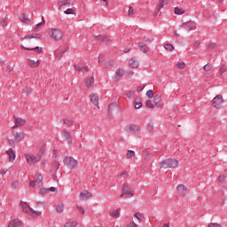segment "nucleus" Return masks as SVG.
<instances>
[{
	"label": "nucleus",
	"mask_w": 227,
	"mask_h": 227,
	"mask_svg": "<svg viewBox=\"0 0 227 227\" xmlns=\"http://www.w3.org/2000/svg\"><path fill=\"white\" fill-rule=\"evenodd\" d=\"M160 169H175L176 168H178V160H176V159H166L164 160H162L161 162H160Z\"/></svg>",
	"instance_id": "f257e3e1"
},
{
	"label": "nucleus",
	"mask_w": 227,
	"mask_h": 227,
	"mask_svg": "<svg viewBox=\"0 0 227 227\" xmlns=\"http://www.w3.org/2000/svg\"><path fill=\"white\" fill-rule=\"evenodd\" d=\"M20 205L23 212H25L26 214H28V215H31V217H33L34 219H36V217H40V215H42L41 211L34 210L27 205V203H26L24 201H21Z\"/></svg>",
	"instance_id": "f03ea898"
},
{
	"label": "nucleus",
	"mask_w": 227,
	"mask_h": 227,
	"mask_svg": "<svg viewBox=\"0 0 227 227\" xmlns=\"http://www.w3.org/2000/svg\"><path fill=\"white\" fill-rule=\"evenodd\" d=\"M121 192V198H132L134 196V191H132V188L127 183L122 184Z\"/></svg>",
	"instance_id": "7ed1b4c3"
},
{
	"label": "nucleus",
	"mask_w": 227,
	"mask_h": 227,
	"mask_svg": "<svg viewBox=\"0 0 227 227\" xmlns=\"http://www.w3.org/2000/svg\"><path fill=\"white\" fill-rule=\"evenodd\" d=\"M48 33L56 42H59L63 39V32L59 28H50Z\"/></svg>",
	"instance_id": "20e7f679"
},
{
	"label": "nucleus",
	"mask_w": 227,
	"mask_h": 227,
	"mask_svg": "<svg viewBox=\"0 0 227 227\" xmlns=\"http://www.w3.org/2000/svg\"><path fill=\"white\" fill-rule=\"evenodd\" d=\"M64 166H67L68 169H75L77 168V160L74 159L72 156L66 157L63 160Z\"/></svg>",
	"instance_id": "39448f33"
},
{
	"label": "nucleus",
	"mask_w": 227,
	"mask_h": 227,
	"mask_svg": "<svg viewBox=\"0 0 227 227\" xmlns=\"http://www.w3.org/2000/svg\"><path fill=\"white\" fill-rule=\"evenodd\" d=\"M40 40L41 35L40 34H31L28 35H26L24 38H21V40H27L26 43L27 45H35L36 43L35 42V40Z\"/></svg>",
	"instance_id": "423d86ee"
},
{
	"label": "nucleus",
	"mask_w": 227,
	"mask_h": 227,
	"mask_svg": "<svg viewBox=\"0 0 227 227\" xmlns=\"http://www.w3.org/2000/svg\"><path fill=\"white\" fill-rule=\"evenodd\" d=\"M120 113V106L116 103H111L108 106V116L110 119H113V114H118Z\"/></svg>",
	"instance_id": "0eeeda50"
},
{
	"label": "nucleus",
	"mask_w": 227,
	"mask_h": 227,
	"mask_svg": "<svg viewBox=\"0 0 227 227\" xmlns=\"http://www.w3.org/2000/svg\"><path fill=\"white\" fill-rule=\"evenodd\" d=\"M223 102H224V100L223 99V95H217L212 100V106H213V107H215L216 109H220Z\"/></svg>",
	"instance_id": "6e6552de"
},
{
	"label": "nucleus",
	"mask_w": 227,
	"mask_h": 227,
	"mask_svg": "<svg viewBox=\"0 0 227 227\" xmlns=\"http://www.w3.org/2000/svg\"><path fill=\"white\" fill-rule=\"evenodd\" d=\"M181 27H183L186 31H192V30L196 29V22H194L192 20L184 22L181 25Z\"/></svg>",
	"instance_id": "1a4fd4ad"
},
{
	"label": "nucleus",
	"mask_w": 227,
	"mask_h": 227,
	"mask_svg": "<svg viewBox=\"0 0 227 227\" xmlns=\"http://www.w3.org/2000/svg\"><path fill=\"white\" fill-rule=\"evenodd\" d=\"M75 3V0H62L59 3V8L61 10L62 8H65L64 6H67L68 8L74 6V4Z\"/></svg>",
	"instance_id": "9d476101"
},
{
	"label": "nucleus",
	"mask_w": 227,
	"mask_h": 227,
	"mask_svg": "<svg viewBox=\"0 0 227 227\" xmlns=\"http://www.w3.org/2000/svg\"><path fill=\"white\" fill-rule=\"evenodd\" d=\"M13 120L15 121V125L12 127V129H17L19 127H24L26 125V120L22 118H18L17 116L13 115Z\"/></svg>",
	"instance_id": "9b49d317"
},
{
	"label": "nucleus",
	"mask_w": 227,
	"mask_h": 227,
	"mask_svg": "<svg viewBox=\"0 0 227 227\" xmlns=\"http://www.w3.org/2000/svg\"><path fill=\"white\" fill-rule=\"evenodd\" d=\"M93 38L98 42H102L103 43H109V42H111V38L106 35H93Z\"/></svg>",
	"instance_id": "f8f14e48"
},
{
	"label": "nucleus",
	"mask_w": 227,
	"mask_h": 227,
	"mask_svg": "<svg viewBox=\"0 0 227 227\" xmlns=\"http://www.w3.org/2000/svg\"><path fill=\"white\" fill-rule=\"evenodd\" d=\"M25 157L27 159V164H35L42 159V157L38 158V157H35V155H29V154H26Z\"/></svg>",
	"instance_id": "ddd939ff"
},
{
	"label": "nucleus",
	"mask_w": 227,
	"mask_h": 227,
	"mask_svg": "<svg viewBox=\"0 0 227 227\" xmlns=\"http://www.w3.org/2000/svg\"><path fill=\"white\" fill-rule=\"evenodd\" d=\"M93 196V193L88 192L87 190H83L80 192V198L82 201H87V200H90Z\"/></svg>",
	"instance_id": "4468645a"
},
{
	"label": "nucleus",
	"mask_w": 227,
	"mask_h": 227,
	"mask_svg": "<svg viewBox=\"0 0 227 227\" xmlns=\"http://www.w3.org/2000/svg\"><path fill=\"white\" fill-rule=\"evenodd\" d=\"M153 104L156 107H162V106H164V103L162 102V98H160V95L156 94L153 97Z\"/></svg>",
	"instance_id": "2eb2a0df"
},
{
	"label": "nucleus",
	"mask_w": 227,
	"mask_h": 227,
	"mask_svg": "<svg viewBox=\"0 0 227 227\" xmlns=\"http://www.w3.org/2000/svg\"><path fill=\"white\" fill-rule=\"evenodd\" d=\"M129 130L131 134H139V132H141V128L137 124H129Z\"/></svg>",
	"instance_id": "dca6fc26"
},
{
	"label": "nucleus",
	"mask_w": 227,
	"mask_h": 227,
	"mask_svg": "<svg viewBox=\"0 0 227 227\" xmlns=\"http://www.w3.org/2000/svg\"><path fill=\"white\" fill-rule=\"evenodd\" d=\"M93 84H95V78L93 76L85 79V86H87L88 90H93Z\"/></svg>",
	"instance_id": "f3484780"
},
{
	"label": "nucleus",
	"mask_w": 227,
	"mask_h": 227,
	"mask_svg": "<svg viewBox=\"0 0 227 227\" xmlns=\"http://www.w3.org/2000/svg\"><path fill=\"white\" fill-rule=\"evenodd\" d=\"M90 102L95 106V107L99 108L98 106V94L92 93L90 95Z\"/></svg>",
	"instance_id": "a211bd4d"
},
{
	"label": "nucleus",
	"mask_w": 227,
	"mask_h": 227,
	"mask_svg": "<svg viewBox=\"0 0 227 227\" xmlns=\"http://www.w3.org/2000/svg\"><path fill=\"white\" fill-rule=\"evenodd\" d=\"M62 136L65 137L66 141H68V145H72V133L67 129L62 131Z\"/></svg>",
	"instance_id": "6ab92c4d"
},
{
	"label": "nucleus",
	"mask_w": 227,
	"mask_h": 227,
	"mask_svg": "<svg viewBox=\"0 0 227 227\" xmlns=\"http://www.w3.org/2000/svg\"><path fill=\"white\" fill-rule=\"evenodd\" d=\"M21 49H25V51H35L37 54H42L43 50L38 46L36 47H25L24 45L20 46Z\"/></svg>",
	"instance_id": "aec40b11"
},
{
	"label": "nucleus",
	"mask_w": 227,
	"mask_h": 227,
	"mask_svg": "<svg viewBox=\"0 0 227 227\" xmlns=\"http://www.w3.org/2000/svg\"><path fill=\"white\" fill-rule=\"evenodd\" d=\"M50 192H56V188L55 187L41 188L39 190V194H49Z\"/></svg>",
	"instance_id": "412c9836"
},
{
	"label": "nucleus",
	"mask_w": 227,
	"mask_h": 227,
	"mask_svg": "<svg viewBox=\"0 0 227 227\" xmlns=\"http://www.w3.org/2000/svg\"><path fill=\"white\" fill-rule=\"evenodd\" d=\"M14 141L16 143H20L22 139H24V133L23 132H13Z\"/></svg>",
	"instance_id": "4be33fe9"
},
{
	"label": "nucleus",
	"mask_w": 227,
	"mask_h": 227,
	"mask_svg": "<svg viewBox=\"0 0 227 227\" xmlns=\"http://www.w3.org/2000/svg\"><path fill=\"white\" fill-rule=\"evenodd\" d=\"M138 47H139L141 52H144V54H146L150 51V47H148V45H146V43H145L143 42H140L138 43Z\"/></svg>",
	"instance_id": "5701e85b"
},
{
	"label": "nucleus",
	"mask_w": 227,
	"mask_h": 227,
	"mask_svg": "<svg viewBox=\"0 0 227 227\" xmlns=\"http://www.w3.org/2000/svg\"><path fill=\"white\" fill-rule=\"evenodd\" d=\"M7 155L9 156L10 162H13L16 159L15 151H13L12 148H10L8 151H6Z\"/></svg>",
	"instance_id": "b1692460"
},
{
	"label": "nucleus",
	"mask_w": 227,
	"mask_h": 227,
	"mask_svg": "<svg viewBox=\"0 0 227 227\" xmlns=\"http://www.w3.org/2000/svg\"><path fill=\"white\" fill-rule=\"evenodd\" d=\"M35 182L36 184H38L39 187H43V176H42L40 173H36L35 174Z\"/></svg>",
	"instance_id": "393cba45"
},
{
	"label": "nucleus",
	"mask_w": 227,
	"mask_h": 227,
	"mask_svg": "<svg viewBox=\"0 0 227 227\" xmlns=\"http://www.w3.org/2000/svg\"><path fill=\"white\" fill-rule=\"evenodd\" d=\"M176 190L181 196H185V194L187 192V189L185 188V185H184V184L177 185Z\"/></svg>",
	"instance_id": "a878e982"
},
{
	"label": "nucleus",
	"mask_w": 227,
	"mask_h": 227,
	"mask_svg": "<svg viewBox=\"0 0 227 227\" xmlns=\"http://www.w3.org/2000/svg\"><path fill=\"white\" fill-rule=\"evenodd\" d=\"M27 65L31 68H37V67H40V60L27 59Z\"/></svg>",
	"instance_id": "bb28decb"
},
{
	"label": "nucleus",
	"mask_w": 227,
	"mask_h": 227,
	"mask_svg": "<svg viewBox=\"0 0 227 227\" xmlns=\"http://www.w3.org/2000/svg\"><path fill=\"white\" fill-rule=\"evenodd\" d=\"M22 224V222L20 219H14L9 223L8 227H19Z\"/></svg>",
	"instance_id": "cd10ccee"
},
{
	"label": "nucleus",
	"mask_w": 227,
	"mask_h": 227,
	"mask_svg": "<svg viewBox=\"0 0 227 227\" xmlns=\"http://www.w3.org/2000/svg\"><path fill=\"white\" fill-rule=\"evenodd\" d=\"M129 65L130 68H137V67H139V62H137L136 59H130L129 61Z\"/></svg>",
	"instance_id": "c85d7f7f"
},
{
	"label": "nucleus",
	"mask_w": 227,
	"mask_h": 227,
	"mask_svg": "<svg viewBox=\"0 0 227 227\" xmlns=\"http://www.w3.org/2000/svg\"><path fill=\"white\" fill-rule=\"evenodd\" d=\"M135 109H141L143 107V102H141V98H136L134 100Z\"/></svg>",
	"instance_id": "c756f323"
},
{
	"label": "nucleus",
	"mask_w": 227,
	"mask_h": 227,
	"mask_svg": "<svg viewBox=\"0 0 227 227\" xmlns=\"http://www.w3.org/2000/svg\"><path fill=\"white\" fill-rule=\"evenodd\" d=\"M65 52H68V48H66L63 51H59V52L55 53V57L59 59H61Z\"/></svg>",
	"instance_id": "7c9ffc66"
},
{
	"label": "nucleus",
	"mask_w": 227,
	"mask_h": 227,
	"mask_svg": "<svg viewBox=\"0 0 227 227\" xmlns=\"http://www.w3.org/2000/svg\"><path fill=\"white\" fill-rule=\"evenodd\" d=\"M65 209V205L63 203H59L56 207V210L58 214H63V210Z\"/></svg>",
	"instance_id": "2f4dec72"
},
{
	"label": "nucleus",
	"mask_w": 227,
	"mask_h": 227,
	"mask_svg": "<svg viewBox=\"0 0 227 227\" xmlns=\"http://www.w3.org/2000/svg\"><path fill=\"white\" fill-rule=\"evenodd\" d=\"M120 210L121 208L119 207L118 209L110 212L111 217H115L116 219H118V217H120Z\"/></svg>",
	"instance_id": "473e14b6"
},
{
	"label": "nucleus",
	"mask_w": 227,
	"mask_h": 227,
	"mask_svg": "<svg viewBox=\"0 0 227 227\" xmlns=\"http://www.w3.org/2000/svg\"><path fill=\"white\" fill-rule=\"evenodd\" d=\"M166 3H168V0H160L157 4L158 11L162 10V8H164V4H166Z\"/></svg>",
	"instance_id": "72a5a7b5"
},
{
	"label": "nucleus",
	"mask_w": 227,
	"mask_h": 227,
	"mask_svg": "<svg viewBox=\"0 0 227 227\" xmlns=\"http://www.w3.org/2000/svg\"><path fill=\"white\" fill-rule=\"evenodd\" d=\"M144 159L146 162H150V160H152V157H150V152L148 151H144Z\"/></svg>",
	"instance_id": "f704fd0d"
},
{
	"label": "nucleus",
	"mask_w": 227,
	"mask_h": 227,
	"mask_svg": "<svg viewBox=\"0 0 227 227\" xmlns=\"http://www.w3.org/2000/svg\"><path fill=\"white\" fill-rule=\"evenodd\" d=\"M20 20L24 24H27V22H29V19H27V16H26L24 13L20 15Z\"/></svg>",
	"instance_id": "c9c22d12"
},
{
	"label": "nucleus",
	"mask_w": 227,
	"mask_h": 227,
	"mask_svg": "<svg viewBox=\"0 0 227 227\" xmlns=\"http://www.w3.org/2000/svg\"><path fill=\"white\" fill-rule=\"evenodd\" d=\"M63 121L67 127H72V125H74V121L71 118L63 119Z\"/></svg>",
	"instance_id": "e433bc0d"
},
{
	"label": "nucleus",
	"mask_w": 227,
	"mask_h": 227,
	"mask_svg": "<svg viewBox=\"0 0 227 227\" xmlns=\"http://www.w3.org/2000/svg\"><path fill=\"white\" fill-rule=\"evenodd\" d=\"M164 49H166V51H168L169 52H173V51H175V46H173V44L171 43H167L164 45Z\"/></svg>",
	"instance_id": "4c0bfd02"
},
{
	"label": "nucleus",
	"mask_w": 227,
	"mask_h": 227,
	"mask_svg": "<svg viewBox=\"0 0 227 227\" xmlns=\"http://www.w3.org/2000/svg\"><path fill=\"white\" fill-rule=\"evenodd\" d=\"M104 67H105V68H111V67H114V61H113V60L106 61V62H105Z\"/></svg>",
	"instance_id": "58836bf2"
},
{
	"label": "nucleus",
	"mask_w": 227,
	"mask_h": 227,
	"mask_svg": "<svg viewBox=\"0 0 227 227\" xmlns=\"http://www.w3.org/2000/svg\"><path fill=\"white\" fill-rule=\"evenodd\" d=\"M116 74L118 75V77H123L125 75V71L123 70V68L119 67L116 70Z\"/></svg>",
	"instance_id": "ea45409f"
},
{
	"label": "nucleus",
	"mask_w": 227,
	"mask_h": 227,
	"mask_svg": "<svg viewBox=\"0 0 227 227\" xmlns=\"http://www.w3.org/2000/svg\"><path fill=\"white\" fill-rule=\"evenodd\" d=\"M132 157H136V153L132 150H128V153L126 154L127 159H132Z\"/></svg>",
	"instance_id": "a19ab883"
},
{
	"label": "nucleus",
	"mask_w": 227,
	"mask_h": 227,
	"mask_svg": "<svg viewBox=\"0 0 227 227\" xmlns=\"http://www.w3.org/2000/svg\"><path fill=\"white\" fill-rule=\"evenodd\" d=\"M175 13L176 15H184L185 13V11L184 9H180L178 7L175 8Z\"/></svg>",
	"instance_id": "79ce46f5"
},
{
	"label": "nucleus",
	"mask_w": 227,
	"mask_h": 227,
	"mask_svg": "<svg viewBox=\"0 0 227 227\" xmlns=\"http://www.w3.org/2000/svg\"><path fill=\"white\" fill-rule=\"evenodd\" d=\"M42 26H45V19L42 18V22L34 26V29H38V27H42Z\"/></svg>",
	"instance_id": "37998d69"
},
{
	"label": "nucleus",
	"mask_w": 227,
	"mask_h": 227,
	"mask_svg": "<svg viewBox=\"0 0 227 227\" xmlns=\"http://www.w3.org/2000/svg\"><path fill=\"white\" fill-rule=\"evenodd\" d=\"M226 72H227V68H226V67H224V65H223L218 71L220 75L226 74Z\"/></svg>",
	"instance_id": "c03bdc74"
},
{
	"label": "nucleus",
	"mask_w": 227,
	"mask_h": 227,
	"mask_svg": "<svg viewBox=\"0 0 227 227\" xmlns=\"http://www.w3.org/2000/svg\"><path fill=\"white\" fill-rule=\"evenodd\" d=\"M77 222H67L65 223V227H76Z\"/></svg>",
	"instance_id": "a18cd8bd"
},
{
	"label": "nucleus",
	"mask_w": 227,
	"mask_h": 227,
	"mask_svg": "<svg viewBox=\"0 0 227 227\" xmlns=\"http://www.w3.org/2000/svg\"><path fill=\"white\" fill-rule=\"evenodd\" d=\"M33 90L29 87H26L23 89V93H25V95H31Z\"/></svg>",
	"instance_id": "49530a36"
},
{
	"label": "nucleus",
	"mask_w": 227,
	"mask_h": 227,
	"mask_svg": "<svg viewBox=\"0 0 227 227\" xmlns=\"http://www.w3.org/2000/svg\"><path fill=\"white\" fill-rule=\"evenodd\" d=\"M145 106L146 107H149V109H153L155 107L153 103H152V100H147Z\"/></svg>",
	"instance_id": "de8ad7c7"
},
{
	"label": "nucleus",
	"mask_w": 227,
	"mask_h": 227,
	"mask_svg": "<svg viewBox=\"0 0 227 227\" xmlns=\"http://www.w3.org/2000/svg\"><path fill=\"white\" fill-rule=\"evenodd\" d=\"M104 61H106V56L100 54V55L98 56V63H99L100 65H102V63H104Z\"/></svg>",
	"instance_id": "09e8293b"
},
{
	"label": "nucleus",
	"mask_w": 227,
	"mask_h": 227,
	"mask_svg": "<svg viewBox=\"0 0 227 227\" xmlns=\"http://www.w3.org/2000/svg\"><path fill=\"white\" fill-rule=\"evenodd\" d=\"M204 70H205L206 72H210V70H212V64H209V63L206 64V65L204 66Z\"/></svg>",
	"instance_id": "8fccbe9b"
},
{
	"label": "nucleus",
	"mask_w": 227,
	"mask_h": 227,
	"mask_svg": "<svg viewBox=\"0 0 227 227\" xmlns=\"http://www.w3.org/2000/svg\"><path fill=\"white\" fill-rule=\"evenodd\" d=\"M128 15H129V17H132V15H134V7L133 6L129 7Z\"/></svg>",
	"instance_id": "3c124183"
},
{
	"label": "nucleus",
	"mask_w": 227,
	"mask_h": 227,
	"mask_svg": "<svg viewBox=\"0 0 227 227\" xmlns=\"http://www.w3.org/2000/svg\"><path fill=\"white\" fill-rule=\"evenodd\" d=\"M177 68H179L180 70H184V68H185V63L184 62H179L176 64Z\"/></svg>",
	"instance_id": "603ef678"
},
{
	"label": "nucleus",
	"mask_w": 227,
	"mask_h": 227,
	"mask_svg": "<svg viewBox=\"0 0 227 227\" xmlns=\"http://www.w3.org/2000/svg\"><path fill=\"white\" fill-rule=\"evenodd\" d=\"M153 95H154L153 90H147L146 96L148 97V98H153Z\"/></svg>",
	"instance_id": "864d4df0"
},
{
	"label": "nucleus",
	"mask_w": 227,
	"mask_h": 227,
	"mask_svg": "<svg viewBox=\"0 0 227 227\" xmlns=\"http://www.w3.org/2000/svg\"><path fill=\"white\" fill-rule=\"evenodd\" d=\"M7 25L8 21L6 20V19H4L0 21V26H2V27H6Z\"/></svg>",
	"instance_id": "5fc2aeb1"
},
{
	"label": "nucleus",
	"mask_w": 227,
	"mask_h": 227,
	"mask_svg": "<svg viewBox=\"0 0 227 227\" xmlns=\"http://www.w3.org/2000/svg\"><path fill=\"white\" fill-rule=\"evenodd\" d=\"M215 43H210L207 46L208 51H213V49H215Z\"/></svg>",
	"instance_id": "6e6d98bb"
},
{
	"label": "nucleus",
	"mask_w": 227,
	"mask_h": 227,
	"mask_svg": "<svg viewBox=\"0 0 227 227\" xmlns=\"http://www.w3.org/2000/svg\"><path fill=\"white\" fill-rule=\"evenodd\" d=\"M66 15H74V11L72 8H68L67 11L64 12Z\"/></svg>",
	"instance_id": "4d7b16f0"
},
{
	"label": "nucleus",
	"mask_w": 227,
	"mask_h": 227,
	"mask_svg": "<svg viewBox=\"0 0 227 227\" xmlns=\"http://www.w3.org/2000/svg\"><path fill=\"white\" fill-rule=\"evenodd\" d=\"M74 70L76 72H82V67L78 66L77 64L74 65Z\"/></svg>",
	"instance_id": "13d9d810"
},
{
	"label": "nucleus",
	"mask_w": 227,
	"mask_h": 227,
	"mask_svg": "<svg viewBox=\"0 0 227 227\" xmlns=\"http://www.w3.org/2000/svg\"><path fill=\"white\" fill-rule=\"evenodd\" d=\"M200 41H195L193 44V49H195V51H198V49H200Z\"/></svg>",
	"instance_id": "bf43d9fd"
},
{
	"label": "nucleus",
	"mask_w": 227,
	"mask_h": 227,
	"mask_svg": "<svg viewBox=\"0 0 227 227\" xmlns=\"http://www.w3.org/2000/svg\"><path fill=\"white\" fill-rule=\"evenodd\" d=\"M142 214L137 212L134 215V217H136L137 220H139V222L141 223V217H142Z\"/></svg>",
	"instance_id": "052dcab7"
},
{
	"label": "nucleus",
	"mask_w": 227,
	"mask_h": 227,
	"mask_svg": "<svg viewBox=\"0 0 227 227\" xmlns=\"http://www.w3.org/2000/svg\"><path fill=\"white\" fill-rule=\"evenodd\" d=\"M103 6H109V0H99Z\"/></svg>",
	"instance_id": "680f3d73"
},
{
	"label": "nucleus",
	"mask_w": 227,
	"mask_h": 227,
	"mask_svg": "<svg viewBox=\"0 0 227 227\" xmlns=\"http://www.w3.org/2000/svg\"><path fill=\"white\" fill-rule=\"evenodd\" d=\"M147 129L152 132V130H153V123L151 121L149 122V124L147 125Z\"/></svg>",
	"instance_id": "e2e57ef3"
},
{
	"label": "nucleus",
	"mask_w": 227,
	"mask_h": 227,
	"mask_svg": "<svg viewBox=\"0 0 227 227\" xmlns=\"http://www.w3.org/2000/svg\"><path fill=\"white\" fill-rule=\"evenodd\" d=\"M53 168H56V169H59V161L56 160L53 164H52Z\"/></svg>",
	"instance_id": "0e129e2a"
},
{
	"label": "nucleus",
	"mask_w": 227,
	"mask_h": 227,
	"mask_svg": "<svg viewBox=\"0 0 227 227\" xmlns=\"http://www.w3.org/2000/svg\"><path fill=\"white\" fill-rule=\"evenodd\" d=\"M218 181L219 182H225L226 181V176H223V175L219 176Z\"/></svg>",
	"instance_id": "69168bd1"
},
{
	"label": "nucleus",
	"mask_w": 227,
	"mask_h": 227,
	"mask_svg": "<svg viewBox=\"0 0 227 227\" xmlns=\"http://www.w3.org/2000/svg\"><path fill=\"white\" fill-rule=\"evenodd\" d=\"M35 207L40 208V207H45V202L39 201L35 204Z\"/></svg>",
	"instance_id": "338daca9"
},
{
	"label": "nucleus",
	"mask_w": 227,
	"mask_h": 227,
	"mask_svg": "<svg viewBox=\"0 0 227 227\" xmlns=\"http://www.w3.org/2000/svg\"><path fill=\"white\" fill-rule=\"evenodd\" d=\"M137 223H134V222H130L129 224L127 227H137Z\"/></svg>",
	"instance_id": "774afa93"
}]
</instances>
